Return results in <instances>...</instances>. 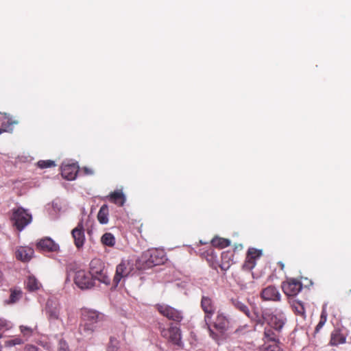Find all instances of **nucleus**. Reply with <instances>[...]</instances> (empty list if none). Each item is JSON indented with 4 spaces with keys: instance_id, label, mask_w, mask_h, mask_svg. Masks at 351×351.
I'll return each mask as SVG.
<instances>
[{
    "instance_id": "0eeeda50",
    "label": "nucleus",
    "mask_w": 351,
    "mask_h": 351,
    "mask_svg": "<svg viewBox=\"0 0 351 351\" xmlns=\"http://www.w3.org/2000/svg\"><path fill=\"white\" fill-rule=\"evenodd\" d=\"M302 288V285L301 282L295 279L289 280L282 286L285 294L290 296L297 295L301 291Z\"/></svg>"
},
{
    "instance_id": "1a4fd4ad",
    "label": "nucleus",
    "mask_w": 351,
    "mask_h": 351,
    "mask_svg": "<svg viewBox=\"0 0 351 351\" xmlns=\"http://www.w3.org/2000/svg\"><path fill=\"white\" fill-rule=\"evenodd\" d=\"M72 236L74 239L75 245L77 248L81 247L84 245V228L83 225L80 223L77 226L72 230Z\"/></svg>"
},
{
    "instance_id": "79ce46f5",
    "label": "nucleus",
    "mask_w": 351,
    "mask_h": 351,
    "mask_svg": "<svg viewBox=\"0 0 351 351\" xmlns=\"http://www.w3.org/2000/svg\"><path fill=\"white\" fill-rule=\"evenodd\" d=\"M100 221V223H102V224H105V223H106L108 222V221H103V220H101V221Z\"/></svg>"
},
{
    "instance_id": "f3484780",
    "label": "nucleus",
    "mask_w": 351,
    "mask_h": 351,
    "mask_svg": "<svg viewBox=\"0 0 351 351\" xmlns=\"http://www.w3.org/2000/svg\"><path fill=\"white\" fill-rule=\"evenodd\" d=\"M34 250L32 248L21 247L16 252L17 259L23 261H29L33 256Z\"/></svg>"
},
{
    "instance_id": "2f4dec72",
    "label": "nucleus",
    "mask_w": 351,
    "mask_h": 351,
    "mask_svg": "<svg viewBox=\"0 0 351 351\" xmlns=\"http://www.w3.org/2000/svg\"><path fill=\"white\" fill-rule=\"evenodd\" d=\"M31 221H14V223L13 224L14 226L16 227V228L19 231H21Z\"/></svg>"
},
{
    "instance_id": "f704fd0d",
    "label": "nucleus",
    "mask_w": 351,
    "mask_h": 351,
    "mask_svg": "<svg viewBox=\"0 0 351 351\" xmlns=\"http://www.w3.org/2000/svg\"><path fill=\"white\" fill-rule=\"evenodd\" d=\"M20 328H21V332L25 336H29V335H31L32 333V331H33L32 328H31L30 327H27V326H21L20 327Z\"/></svg>"
},
{
    "instance_id": "72a5a7b5",
    "label": "nucleus",
    "mask_w": 351,
    "mask_h": 351,
    "mask_svg": "<svg viewBox=\"0 0 351 351\" xmlns=\"http://www.w3.org/2000/svg\"><path fill=\"white\" fill-rule=\"evenodd\" d=\"M117 346V341L116 339L111 337L108 347L109 351H114Z\"/></svg>"
},
{
    "instance_id": "20e7f679",
    "label": "nucleus",
    "mask_w": 351,
    "mask_h": 351,
    "mask_svg": "<svg viewBox=\"0 0 351 351\" xmlns=\"http://www.w3.org/2000/svg\"><path fill=\"white\" fill-rule=\"evenodd\" d=\"M210 328L213 326L219 333L223 335L230 327V322L227 316L223 313L218 312L213 323L211 322Z\"/></svg>"
},
{
    "instance_id": "cd10ccee",
    "label": "nucleus",
    "mask_w": 351,
    "mask_h": 351,
    "mask_svg": "<svg viewBox=\"0 0 351 351\" xmlns=\"http://www.w3.org/2000/svg\"><path fill=\"white\" fill-rule=\"evenodd\" d=\"M37 164L40 169L49 168L56 166L55 162L51 160H39Z\"/></svg>"
},
{
    "instance_id": "dca6fc26",
    "label": "nucleus",
    "mask_w": 351,
    "mask_h": 351,
    "mask_svg": "<svg viewBox=\"0 0 351 351\" xmlns=\"http://www.w3.org/2000/svg\"><path fill=\"white\" fill-rule=\"evenodd\" d=\"M59 304L53 300H48L46 304V311L50 319H57L59 315Z\"/></svg>"
},
{
    "instance_id": "c9c22d12",
    "label": "nucleus",
    "mask_w": 351,
    "mask_h": 351,
    "mask_svg": "<svg viewBox=\"0 0 351 351\" xmlns=\"http://www.w3.org/2000/svg\"><path fill=\"white\" fill-rule=\"evenodd\" d=\"M38 348L33 345H27L25 347L24 351H38Z\"/></svg>"
},
{
    "instance_id": "9b49d317",
    "label": "nucleus",
    "mask_w": 351,
    "mask_h": 351,
    "mask_svg": "<svg viewBox=\"0 0 351 351\" xmlns=\"http://www.w3.org/2000/svg\"><path fill=\"white\" fill-rule=\"evenodd\" d=\"M106 199L111 203H113L119 206H123L125 202V196L123 194L122 190L118 189L113 192H111L107 197Z\"/></svg>"
},
{
    "instance_id": "b1692460",
    "label": "nucleus",
    "mask_w": 351,
    "mask_h": 351,
    "mask_svg": "<svg viewBox=\"0 0 351 351\" xmlns=\"http://www.w3.org/2000/svg\"><path fill=\"white\" fill-rule=\"evenodd\" d=\"M40 285L37 279L34 276H29L27 281V288L31 291H36L39 289Z\"/></svg>"
},
{
    "instance_id": "4be33fe9",
    "label": "nucleus",
    "mask_w": 351,
    "mask_h": 351,
    "mask_svg": "<svg viewBox=\"0 0 351 351\" xmlns=\"http://www.w3.org/2000/svg\"><path fill=\"white\" fill-rule=\"evenodd\" d=\"M214 246L223 248L230 245V241L223 238L215 237L212 240Z\"/></svg>"
},
{
    "instance_id": "a19ab883",
    "label": "nucleus",
    "mask_w": 351,
    "mask_h": 351,
    "mask_svg": "<svg viewBox=\"0 0 351 351\" xmlns=\"http://www.w3.org/2000/svg\"><path fill=\"white\" fill-rule=\"evenodd\" d=\"M297 311L298 312V313H300V314H302L304 313V308H303V306H300V309H298Z\"/></svg>"
},
{
    "instance_id": "2eb2a0df",
    "label": "nucleus",
    "mask_w": 351,
    "mask_h": 351,
    "mask_svg": "<svg viewBox=\"0 0 351 351\" xmlns=\"http://www.w3.org/2000/svg\"><path fill=\"white\" fill-rule=\"evenodd\" d=\"M285 318L282 315H273L268 319L271 328L279 332L285 324Z\"/></svg>"
},
{
    "instance_id": "c756f323",
    "label": "nucleus",
    "mask_w": 351,
    "mask_h": 351,
    "mask_svg": "<svg viewBox=\"0 0 351 351\" xmlns=\"http://www.w3.org/2000/svg\"><path fill=\"white\" fill-rule=\"evenodd\" d=\"M326 318H327L326 313L324 310H323L321 317H320L319 322L318 323V324L317 325V326L315 328V332H317L320 330V328H322V326L324 325L325 322H326Z\"/></svg>"
},
{
    "instance_id": "c85d7f7f",
    "label": "nucleus",
    "mask_w": 351,
    "mask_h": 351,
    "mask_svg": "<svg viewBox=\"0 0 351 351\" xmlns=\"http://www.w3.org/2000/svg\"><path fill=\"white\" fill-rule=\"evenodd\" d=\"M22 292L20 290H14L12 291L10 297V303H14L21 297Z\"/></svg>"
},
{
    "instance_id": "a211bd4d",
    "label": "nucleus",
    "mask_w": 351,
    "mask_h": 351,
    "mask_svg": "<svg viewBox=\"0 0 351 351\" xmlns=\"http://www.w3.org/2000/svg\"><path fill=\"white\" fill-rule=\"evenodd\" d=\"M12 216L10 219H32V216L29 210L23 207L12 209Z\"/></svg>"
},
{
    "instance_id": "7ed1b4c3",
    "label": "nucleus",
    "mask_w": 351,
    "mask_h": 351,
    "mask_svg": "<svg viewBox=\"0 0 351 351\" xmlns=\"http://www.w3.org/2000/svg\"><path fill=\"white\" fill-rule=\"evenodd\" d=\"M96 279L84 270H79L75 272L74 282L81 289H89L95 286Z\"/></svg>"
},
{
    "instance_id": "423d86ee",
    "label": "nucleus",
    "mask_w": 351,
    "mask_h": 351,
    "mask_svg": "<svg viewBox=\"0 0 351 351\" xmlns=\"http://www.w3.org/2000/svg\"><path fill=\"white\" fill-rule=\"evenodd\" d=\"M79 167L75 164H62L61 167L62 176L68 180H75L78 173Z\"/></svg>"
},
{
    "instance_id": "412c9836",
    "label": "nucleus",
    "mask_w": 351,
    "mask_h": 351,
    "mask_svg": "<svg viewBox=\"0 0 351 351\" xmlns=\"http://www.w3.org/2000/svg\"><path fill=\"white\" fill-rule=\"evenodd\" d=\"M95 328V326L82 321V323L80 326L79 330L84 337H89L94 332Z\"/></svg>"
},
{
    "instance_id": "f8f14e48",
    "label": "nucleus",
    "mask_w": 351,
    "mask_h": 351,
    "mask_svg": "<svg viewBox=\"0 0 351 351\" xmlns=\"http://www.w3.org/2000/svg\"><path fill=\"white\" fill-rule=\"evenodd\" d=\"M37 247L46 252H56L59 249L58 245L48 237L41 239L37 243Z\"/></svg>"
},
{
    "instance_id": "bb28decb",
    "label": "nucleus",
    "mask_w": 351,
    "mask_h": 351,
    "mask_svg": "<svg viewBox=\"0 0 351 351\" xmlns=\"http://www.w3.org/2000/svg\"><path fill=\"white\" fill-rule=\"evenodd\" d=\"M108 207L107 205H103L97 214V219H108Z\"/></svg>"
},
{
    "instance_id": "4468645a",
    "label": "nucleus",
    "mask_w": 351,
    "mask_h": 351,
    "mask_svg": "<svg viewBox=\"0 0 351 351\" xmlns=\"http://www.w3.org/2000/svg\"><path fill=\"white\" fill-rule=\"evenodd\" d=\"M261 297L264 300L278 301L280 300V295L276 287L269 286L262 291Z\"/></svg>"
},
{
    "instance_id": "58836bf2",
    "label": "nucleus",
    "mask_w": 351,
    "mask_h": 351,
    "mask_svg": "<svg viewBox=\"0 0 351 351\" xmlns=\"http://www.w3.org/2000/svg\"><path fill=\"white\" fill-rule=\"evenodd\" d=\"M62 348L65 349V350L68 349L67 344L66 343V342L64 341H62V340L60 341V342H59V349H62Z\"/></svg>"
},
{
    "instance_id": "6ab92c4d",
    "label": "nucleus",
    "mask_w": 351,
    "mask_h": 351,
    "mask_svg": "<svg viewBox=\"0 0 351 351\" xmlns=\"http://www.w3.org/2000/svg\"><path fill=\"white\" fill-rule=\"evenodd\" d=\"M261 255V251L257 250L254 248L249 249L247 252L248 261L245 263L244 267L247 269H252L254 267V260L256 258L259 257Z\"/></svg>"
},
{
    "instance_id": "ddd939ff",
    "label": "nucleus",
    "mask_w": 351,
    "mask_h": 351,
    "mask_svg": "<svg viewBox=\"0 0 351 351\" xmlns=\"http://www.w3.org/2000/svg\"><path fill=\"white\" fill-rule=\"evenodd\" d=\"M17 123V121H12L6 114H0V134L3 132H11L13 129V125Z\"/></svg>"
},
{
    "instance_id": "5701e85b",
    "label": "nucleus",
    "mask_w": 351,
    "mask_h": 351,
    "mask_svg": "<svg viewBox=\"0 0 351 351\" xmlns=\"http://www.w3.org/2000/svg\"><path fill=\"white\" fill-rule=\"evenodd\" d=\"M345 337H343L339 331H335L331 335L330 344L332 346H337L339 343L345 342Z\"/></svg>"
},
{
    "instance_id": "393cba45",
    "label": "nucleus",
    "mask_w": 351,
    "mask_h": 351,
    "mask_svg": "<svg viewBox=\"0 0 351 351\" xmlns=\"http://www.w3.org/2000/svg\"><path fill=\"white\" fill-rule=\"evenodd\" d=\"M278 332H276L274 330H271V328L265 329V337L268 340L271 341L273 343L277 342V338L278 337Z\"/></svg>"
},
{
    "instance_id": "4c0bfd02",
    "label": "nucleus",
    "mask_w": 351,
    "mask_h": 351,
    "mask_svg": "<svg viewBox=\"0 0 351 351\" xmlns=\"http://www.w3.org/2000/svg\"><path fill=\"white\" fill-rule=\"evenodd\" d=\"M52 206L53 208L55 209V210H60V202L58 200H54L52 202Z\"/></svg>"
},
{
    "instance_id": "f03ea898",
    "label": "nucleus",
    "mask_w": 351,
    "mask_h": 351,
    "mask_svg": "<svg viewBox=\"0 0 351 351\" xmlns=\"http://www.w3.org/2000/svg\"><path fill=\"white\" fill-rule=\"evenodd\" d=\"M89 273L100 282L110 284V278L104 269V263L99 259H93L90 263Z\"/></svg>"
},
{
    "instance_id": "a878e982",
    "label": "nucleus",
    "mask_w": 351,
    "mask_h": 351,
    "mask_svg": "<svg viewBox=\"0 0 351 351\" xmlns=\"http://www.w3.org/2000/svg\"><path fill=\"white\" fill-rule=\"evenodd\" d=\"M101 241L104 245L112 246L114 244V237L111 233H105L101 237Z\"/></svg>"
},
{
    "instance_id": "7c9ffc66",
    "label": "nucleus",
    "mask_w": 351,
    "mask_h": 351,
    "mask_svg": "<svg viewBox=\"0 0 351 351\" xmlns=\"http://www.w3.org/2000/svg\"><path fill=\"white\" fill-rule=\"evenodd\" d=\"M234 306L238 308L239 309L240 311H241L242 312H243L246 315H247L248 317L250 316V311H249V309L247 307V306H245L243 303L239 302V301H236L234 302Z\"/></svg>"
},
{
    "instance_id": "6e6552de",
    "label": "nucleus",
    "mask_w": 351,
    "mask_h": 351,
    "mask_svg": "<svg viewBox=\"0 0 351 351\" xmlns=\"http://www.w3.org/2000/svg\"><path fill=\"white\" fill-rule=\"evenodd\" d=\"M128 263L121 262L117 267L116 274L113 279V282L115 286H117L121 278L128 276L130 273L131 268L128 267Z\"/></svg>"
},
{
    "instance_id": "39448f33",
    "label": "nucleus",
    "mask_w": 351,
    "mask_h": 351,
    "mask_svg": "<svg viewBox=\"0 0 351 351\" xmlns=\"http://www.w3.org/2000/svg\"><path fill=\"white\" fill-rule=\"evenodd\" d=\"M157 309L160 313L169 319L178 322L182 319V313L171 306L167 305H158Z\"/></svg>"
},
{
    "instance_id": "f257e3e1",
    "label": "nucleus",
    "mask_w": 351,
    "mask_h": 351,
    "mask_svg": "<svg viewBox=\"0 0 351 351\" xmlns=\"http://www.w3.org/2000/svg\"><path fill=\"white\" fill-rule=\"evenodd\" d=\"M201 306L205 313L204 322L209 331L210 336L217 340L218 339V335L210 328V324L212 316L215 311V307L212 300L208 297L203 296L201 300Z\"/></svg>"
},
{
    "instance_id": "9d476101",
    "label": "nucleus",
    "mask_w": 351,
    "mask_h": 351,
    "mask_svg": "<svg viewBox=\"0 0 351 351\" xmlns=\"http://www.w3.org/2000/svg\"><path fill=\"white\" fill-rule=\"evenodd\" d=\"M102 315L96 311L86 310L82 313V321L93 326L102 319Z\"/></svg>"
},
{
    "instance_id": "37998d69",
    "label": "nucleus",
    "mask_w": 351,
    "mask_h": 351,
    "mask_svg": "<svg viewBox=\"0 0 351 351\" xmlns=\"http://www.w3.org/2000/svg\"><path fill=\"white\" fill-rule=\"evenodd\" d=\"M59 351H68V349L65 350V349L62 348V349H59Z\"/></svg>"
},
{
    "instance_id": "e433bc0d",
    "label": "nucleus",
    "mask_w": 351,
    "mask_h": 351,
    "mask_svg": "<svg viewBox=\"0 0 351 351\" xmlns=\"http://www.w3.org/2000/svg\"><path fill=\"white\" fill-rule=\"evenodd\" d=\"M169 334H170V328L169 329L163 328L162 330H161V335L164 337H167L169 339Z\"/></svg>"
},
{
    "instance_id": "473e14b6",
    "label": "nucleus",
    "mask_w": 351,
    "mask_h": 351,
    "mask_svg": "<svg viewBox=\"0 0 351 351\" xmlns=\"http://www.w3.org/2000/svg\"><path fill=\"white\" fill-rule=\"evenodd\" d=\"M263 351H282L281 348L276 343H273V344H270L268 346H266Z\"/></svg>"
},
{
    "instance_id": "aec40b11",
    "label": "nucleus",
    "mask_w": 351,
    "mask_h": 351,
    "mask_svg": "<svg viewBox=\"0 0 351 351\" xmlns=\"http://www.w3.org/2000/svg\"><path fill=\"white\" fill-rule=\"evenodd\" d=\"M169 341L175 345L181 346V332L179 328L176 326L170 327Z\"/></svg>"
},
{
    "instance_id": "ea45409f",
    "label": "nucleus",
    "mask_w": 351,
    "mask_h": 351,
    "mask_svg": "<svg viewBox=\"0 0 351 351\" xmlns=\"http://www.w3.org/2000/svg\"><path fill=\"white\" fill-rule=\"evenodd\" d=\"M6 343L8 345V346H14L15 344H16L17 343L15 342L14 340H12V341H7Z\"/></svg>"
}]
</instances>
